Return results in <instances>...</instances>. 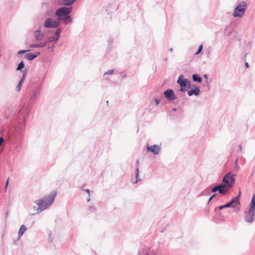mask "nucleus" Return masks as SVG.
<instances>
[{
	"label": "nucleus",
	"instance_id": "9b49d317",
	"mask_svg": "<svg viewBox=\"0 0 255 255\" xmlns=\"http://www.w3.org/2000/svg\"><path fill=\"white\" fill-rule=\"evenodd\" d=\"M219 189L218 191L220 193L225 194L227 191L230 188V187H228L227 185L224 184H221L219 185Z\"/></svg>",
	"mask_w": 255,
	"mask_h": 255
},
{
	"label": "nucleus",
	"instance_id": "7c9ffc66",
	"mask_svg": "<svg viewBox=\"0 0 255 255\" xmlns=\"http://www.w3.org/2000/svg\"><path fill=\"white\" fill-rule=\"evenodd\" d=\"M70 20V16H69V15L66 16V17H65V20Z\"/></svg>",
	"mask_w": 255,
	"mask_h": 255
},
{
	"label": "nucleus",
	"instance_id": "bb28decb",
	"mask_svg": "<svg viewBox=\"0 0 255 255\" xmlns=\"http://www.w3.org/2000/svg\"><path fill=\"white\" fill-rule=\"evenodd\" d=\"M26 50H21L18 52V54L24 53L26 52Z\"/></svg>",
	"mask_w": 255,
	"mask_h": 255
},
{
	"label": "nucleus",
	"instance_id": "9d476101",
	"mask_svg": "<svg viewBox=\"0 0 255 255\" xmlns=\"http://www.w3.org/2000/svg\"><path fill=\"white\" fill-rule=\"evenodd\" d=\"M239 196H240V195H239L237 197L233 198L230 202L228 203V204H227L225 205V207L235 206L236 204H240Z\"/></svg>",
	"mask_w": 255,
	"mask_h": 255
},
{
	"label": "nucleus",
	"instance_id": "c756f323",
	"mask_svg": "<svg viewBox=\"0 0 255 255\" xmlns=\"http://www.w3.org/2000/svg\"><path fill=\"white\" fill-rule=\"evenodd\" d=\"M215 196V194H213L209 200V202H210L214 197Z\"/></svg>",
	"mask_w": 255,
	"mask_h": 255
},
{
	"label": "nucleus",
	"instance_id": "c85d7f7f",
	"mask_svg": "<svg viewBox=\"0 0 255 255\" xmlns=\"http://www.w3.org/2000/svg\"><path fill=\"white\" fill-rule=\"evenodd\" d=\"M155 101L156 102V105H158L159 104V103L160 100H158V99H155Z\"/></svg>",
	"mask_w": 255,
	"mask_h": 255
},
{
	"label": "nucleus",
	"instance_id": "b1692460",
	"mask_svg": "<svg viewBox=\"0 0 255 255\" xmlns=\"http://www.w3.org/2000/svg\"><path fill=\"white\" fill-rule=\"evenodd\" d=\"M219 186H217L216 187H214L212 189V192H215L217 191H218V189H219Z\"/></svg>",
	"mask_w": 255,
	"mask_h": 255
},
{
	"label": "nucleus",
	"instance_id": "412c9836",
	"mask_svg": "<svg viewBox=\"0 0 255 255\" xmlns=\"http://www.w3.org/2000/svg\"><path fill=\"white\" fill-rule=\"evenodd\" d=\"M35 36L36 37V40H40V31H36L35 32Z\"/></svg>",
	"mask_w": 255,
	"mask_h": 255
},
{
	"label": "nucleus",
	"instance_id": "72a5a7b5",
	"mask_svg": "<svg viewBox=\"0 0 255 255\" xmlns=\"http://www.w3.org/2000/svg\"><path fill=\"white\" fill-rule=\"evenodd\" d=\"M245 65H246V67H247V68H248V67H249V64H248V63H247V62H246V64H245Z\"/></svg>",
	"mask_w": 255,
	"mask_h": 255
},
{
	"label": "nucleus",
	"instance_id": "473e14b6",
	"mask_svg": "<svg viewBox=\"0 0 255 255\" xmlns=\"http://www.w3.org/2000/svg\"><path fill=\"white\" fill-rule=\"evenodd\" d=\"M86 191L88 193V195H89V194H90V191L89 189H87L86 190Z\"/></svg>",
	"mask_w": 255,
	"mask_h": 255
},
{
	"label": "nucleus",
	"instance_id": "6e6552de",
	"mask_svg": "<svg viewBox=\"0 0 255 255\" xmlns=\"http://www.w3.org/2000/svg\"><path fill=\"white\" fill-rule=\"evenodd\" d=\"M164 95L165 98L169 100H174L175 99V97L174 94L173 90L168 89L164 92Z\"/></svg>",
	"mask_w": 255,
	"mask_h": 255
},
{
	"label": "nucleus",
	"instance_id": "423d86ee",
	"mask_svg": "<svg viewBox=\"0 0 255 255\" xmlns=\"http://www.w3.org/2000/svg\"><path fill=\"white\" fill-rule=\"evenodd\" d=\"M71 11V7H63L59 8L56 12V14L59 17L67 15Z\"/></svg>",
	"mask_w": 255,
	"mask_h": 255
},
{
	"label": "nucleus",
	"instance_id": "f3484780",
	"mask_svg": "<svg viewBox=\"0 0 255 255\" xmlns=\"http://www.w3.org/2000/svg\"><path fill=\"white\" fill-rule=\"evenodd\" d=\"M192 77H193V79L194 81L198 82L199 83L201 82V81H202L201 78L198 75L193 74L192 76Z\"/></svg>",
	"mask_w": 255,
	"mask_h": 255
},
{
	"label": "nucleus",
	"instance_id": "f8f14e48",
	"mask_svg": "<svg viewBox=\"0 0 255 255\" xmlns=\"http://www.w3.org/2000/svg\"><path fill=\"white\" fill-rule=\"evenodd\" d=\"M200 92V90L198 88H195L194 89H192L188 92V94L189 96H192L193 95H197L199 94Z\"/></svg>",
	"mask_w": 255,
	"mask_h": 255
},
{
	"label": "nucleus",
	"instance_id": "393cba45",
	"mask_svg": "<svg viewBox=\"0 0 255 255\" xmlns=\"http://www.w3.org/2000/svg\"><path fill=\"white\" fill-rule=\"evenodd\" d=\"M8 181H9V178L7 179L6 183H5V192H6V190H7V186H8Z\"/></svg>",
	"mask_w": 255,
	"mask_h": 255
},
{
	"label": "nucleus",
	"instance_id": "cd10ccee",
	"mask_svg": "<svg viewBox=\"0 0 255 255\" xmlns=\"http://www.w3.org/2000/svg\"><path fill=\"white\" fill-rule=\"evenodd\" d=\"M4 140L2 137L0 138V145L3 143Z\"/></svg>",
	"mask_w": 255,
	"mask_h": 255
},
{
	"label": "nucleus",
	"instance_id": "4468645a",
	"mask_svg": "<svg viewBox=\"0 0 255 255\" xmlns=\"http://www.w3.org/2000/svg\"><path fill=\"white\" fill-rule=\"evenodd\" d=\"M25 75H24L21 78L20 81H19V82L18 83V84H17V86H16V91L19 92L20 89H21V86L24 81V80H25Z\"/></svg>",
	"mask_w": 255,
	"mask_h": 255
},
{
	"label": "nucleus",
	"instance_id": "a211bd4d",
	"mask_svg": "<svg viewBox=\"0 0 255 255\" xmlns=\"http://www.w3.org/2000/svg\"><path fill=\"white\" fill-rule=\"evenodd\" d=\"M64 1V3L66 5H69L71 4H72L75 0H63Z\"/></svg>",
	"mask_w": 255,
	"mask_h": 255
},
{
	"label": "nucleus",
	"instance_id": "f257e3e1",
	"mask_svg": "<svg viewBox=\"0 0 255 255\" xmlns=\"http://www.w3.org/2000/svg\"><path fill=\"white\" fill-rule=\"evenodd\" d=\"M56 194V192L52 193L50 195L44 197L42 199H39L35 201L37 207L34 206L33 207V213L32 214L35 215L39 213L42 211L50 206L54 201Z\"/></svg>",
	"mask_w": 255,
	"mask_h": 255
},
{
	"label": "nucleus",
	"instance_id": "ddd939ff",
	"mask_svg": "<svg viewBox=\"0 0 255 255\" xmlns=\"http://www.w3.org/2000/svg\"><path fill=\"white\" fill-rule=\"evenodd\" d=\"M26 230L27 228L24 225H21L18 231V237H21Z\"/></svg>",
	"mask_w": 255,
	"mask_h": 255
},
{
	"label": "nucleus",
	"instance_id": "7ed1b4c3",
	"mask_svg": "<svg viewBox=\"0 0 255 255\" xmlns=\"http://www.w3.org/2000/svg\"><path fill=\"white\" fill-rule=\"evenodd\" d=\"M246 6V3L245 2H242L238 5L233 13L234 16L242 17L245 13Z\"/></svg>",
	"mask_w": 255,
	"mask_h": 255
},
{
	"label": "nucleus",
	"instance_id": "20e7f679",
	"mask_svg": "<svg viewBox=\"0 0 255 255\" xmlns=\"http://www.w3.org/2000/svg\"><path fill=\"white\" fill-rule=\"evenodd\" d=\"M234 176L235 175L232 172H229L224 176L223 181L226 184V185H227L228 187L231 188L232 186V184L235 182Z\"/></svg>",
	"mask_w": 255,
	"mask_h": 255
},
{
	"label": "nucleus",
	"instance_id": "39448f33",
	"mask_svg": "<svg viewBox=\"0 0 255 255\" xmlns=\"http://www.w3.org/2000/svg\"><path fill=\"white\" fill-rule=\"evenodd\" d=\"M182 76H180L178 80L177 83L180 85L181 87L180 90L181 91H186L189 87L190 81L186 79H181Z\"/></svg>",
	"mask_w": 255,
	"mask_h": 255
},
{
	"label": "nucleus",
	"instance_id": "0eeeda50",
	"mask_svg": "<svg viewBox=\"0 0 255 255\" xmlns=\"http://www.w3.org/2000/svg\"><path fill=\"white\" fill-rule=\"evenodd\" d=\"M44 25L47 28L56 27L58 25V22L51 18H47L45 21Z\"/></svg>",
	"mask_w": 255,
	"mask_h": 255
},
{
	"label": "nucleus",
	"instance_id": "4be33fe9",
	"mask_svg": "<svg viewBox=\"0 0 255 255\" xmlns=\"http://www.w3.org/2000/svg\"><path fill=\"white\" fill-rule=\"evenodd\" d=\"M114 70H110L105 73V75H111L113 74Z\"/></svg>",
	"mask_w": 255,
	"mask_h": 255
},
{
	"label": "nucleus",
	"instance_id": "a878e982",
	"mask_svg": "<svg viewBox=\"0 0 255 255\" xmlns=\"http://www.w3.org/2000/svg\"><path fill=\"white\" fill-rule=\"evenodd\" d=\"M139 176V172H138V168H136V178L137 179L138 177Z\"/></svg>",
	"mask_w": 255,
	"mask_h": 255
},
{
	"label": "nucleus",
	"instance_id": "f704fd0d",
	"mask_svg": "<svg viewBox=\"0 0 255 255\" xmlns=\"http://www.w3.org/2000/svg\"><path fill=\"white\" fill-rule=\"evenodd\" d=\"M137 180H135L134 182H133V183L135 184V183H136L137 182Z\"/></svg>",
	"mask_w": 255,
	"mask_h": 255
},
{
	"label": "nucleus",
	"instance_id": "f03ea898",
	"mask_svg": "<svg viewBox=\"0 0 255 255\" xmlns=\"http://www.w3.org/2000/svg\"><path fill=\"white\" fill-rule=\"evenodd\" d=\"M255 210V193L253 194L250 204V208L245 213V219L247 222L252 223L254 220Z\"/></svg>",
	"mask_w": 255,
	"mask_h": 255
},
{
	"label": "nucleus",
	"instance_id": "2eb2a0df",
	"mask_svg": "<svg viewBox=\"0 0 255 255\" xmlns=\"http://www.w3.org/2000/svg\"><path fill=\"white\" fill-rule=\"evenodd\" d=\"M37 55H34L32 53H29L25 55V57L26 59L31 60H33L34 58H35Z\"/></svg>",
	"mask_w": 255,
	"mask_h": 255
},
{
	"label": "nucleus",
	"instance_id": "1a4fd4ad",
	"mask_svg": "<svg viewBox=\"0 0 255 255\" xmlns=\"http://www.w3.org/2000/svg\"><path fill=\"white\" fill-rule=\"evenodd\" d=\"M147 150L152 152L154 154H157L160 150V147L158 145H153L147 146Z\"/></svg>",
	"mask_w": 255,
	"mask_h": 255
},
{
	"label": "nucleus",
	"instance_id": "6ab92c4d",
	"mask_svg": "<svg viewBox=\"0 0 255 255\" xmlns=\"http://www.w3.org/2000/svg\"><path fill=\"white\" fill-rule=\"evenodd\" d=\"M24 67V64L23 61H21V62L18 65V66L16 68L17 70H20L22 69Z\"/></svg>",
	"mask_w": 255,
	"mask_h": 255
},
{
	"label": "nucleus",
	"instance_id": "dca6fc26",
	"mask_svg": "<svg viewBox=\"0 0 255 255\" xmlns=\"http://www.w3.org/2000/svg\"><path fill=\"white\" fill-rule=\"evenodd\" d=\"M60 32H61V30L59 28L57 29L56 32L55 33V34L53 36V40L57 41L58 39L59 36V34H60Z\"/></svg>",
	"mask_w": 255,
	"mask_h": 255
},
{
	"label": "nucleus",
	"instance_id": "2f4dec72",
	"mask_svg": "<svg viewBox=\"0 0 255 255\" xmlns=\"http://www.w3.org/2000/svg\"><path fill=\"white\" fill-rule=\"evenodd\" d=\"M226 208L225 205H224V206H220V207H219V209H220V210H221V209H223V208Z\"/></svg>",
	"mask_w": 255,
	"mask_h": 255
},
{
	"label": "nucleus",
	"instance_id": "aec40b11",
	"mask_svg": "<svg viewBox=\"0 0 255 255\" xmlns=\"http://www.w3.org/2000/svg\"><path fill=\"white\" fill-rule=\"evenodd\" d=\"M45 46V44H33V45H31V47H33V48H34V47H43Z\"/></svg>",
	"mask_w": 255,
	"mask_h": 255
},
{
	"label": "nucleus",
	"instance_id": "5701e85b",
	"mask_svg": "<svg viewBox=\"0 0 255 255\" xmlns=\"http://www.w3.org/2000/svg\"><path fill=\"white\" fill-rule=\"evenodd\" d=\"M202 48H203V46L202 45H200L198 47V51L196 53V54H199L202 50Z\"/></svg>",
	"mask_w": 255,
	"mask_h": 255
}]
</instances>
